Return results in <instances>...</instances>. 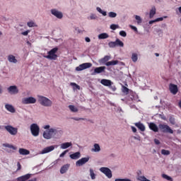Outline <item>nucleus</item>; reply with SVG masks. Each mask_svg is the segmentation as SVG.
Wrapping results in <instances>:
<instances>
[{"label": "nucleus", "instance_id": "nucleus-1", "mask_svg": "<svg viewBox=\"0 0 181 181\" xmlns=\"http://www.w3.org/2000/svg\"><path fill=\"white\" fill-rule=\"evenodd\" d=\"M38 101L43 107H52V104H53L52 100L44 96H39Z\"/></svg>", "mask_w": 181, "mask_h": 181}, {"label": "nucleus", "instance_id": "nucleus-2", "mask_svg": "<svg viewBox=\"0 0 181 181\" xmlns=\"http://www.w3.org/2000/svg\"><path fill=\"white\" fill-rule=\"evenodd\" d=\"M57 50L59 48L54 47L49 52H48V55L45 56V59H49V60H56L57 59Z\"/></svg>", "mask_w": 181, "mask_h": 181}, {"label": "nucleus", "instance_id": "nucleus-3", "mask_svg": "<svg viewBox=\"0 0 181 181\" xmlns=\"http://www.w3.org/2000/svg\"><path fill=\"white\" fill-rule=\"evenodd\" d=\"M53 134H54V135H56V134H57V130L56 129L51 128L49 130L44 132L43 137L45 139H51Z\"/></svg>", "mask_w": 181, "mask_h": 181}, {"label": "nucleus", "instance_id": "nucleus-4", "mask_svg": "<svg viewBox=\"0 0 181 181\" xmlns=\"http://www.w3.org/2000/svg\"><path fill=\"white\" fill-rule=\"evenodd\" d=\"M31 134L33 136H39V132H40V128L36 124H32L30 125Z\"/></svg>", "mask_w": 181, "mask_h": 181}, {"label": "nucleus", "instance_id": "nucleus-5", "mask_svg": "<svg viewBox=\"0 0 181 181\" xmlns=\"http://www.w3.org/2000/svg\"><path fill=\"white\" fill-rule=\"evenodd\" d=\"M158 127L164 134H173V130L168 124H160L158 125Z\"/></svg>", "mask_w": 181, "mask_h": 181}, {"label": "nucleus", "instance_id": "nucleus-6", "mask_svg": "<svg viewBox=\"0 0 181 181\" xmlns=\"http://www.w3.org/2000/svg\"><path fill=\"white\" fill-rule=\"evenodd\" d=\"M30 177H32V174H26L23 176L18 177L17 178V180L18 181H37V178L34 177L30 179Z\"/></svg>", "mask_w": 181, "mask_h": 181}, {"label": "nucleus", "instance_id": "nucleus-7", "mask_svg": "<svg viewBox=\"0 0 181 181\" xmlns=\"http://www.w3.org/2000/svg\"><path fill=\"white\" fill-rule=\"evenodd\" d=\"M93 66V64L90 62H86L80 64L78 66L76 67V71H83V70H86V69H90Z\"/></svg>", "mask_w": 181, "mask_h": 181}, {"label": "nucleus", "instance_id": "nucleus-8", "mask_svg": "<svg viewBox=\"0 0 181 181\" xmlns=\"http://www.w3.org/2000/svg\"><path fill=\"white\" fill-rule=\"evenodd\" d=\"M6 131L10 134V135H16L18 134V128L13 127L11 125H7L4 127Z\"/></svg>", "mask_w": 181, "mask_h": 181}, {"label": "nucleus", "instance_id": "nucleus-9", "mask_svg": "<svg viewBox=\"0 0 181 181\" xmlns=\"http://www.w3.org/2000/svg\"><path fill=\"white\" fill-rule=\"evenodd\" d=\"M100 170L102 172V173H104V175H105L108 179H111V177H112V172L110 168L107 167H102L100 168Z\"/></svg>", "mask_w": 181, "mask_h": 181}, {"label": "nucleus", "instance_id": "nucleus-10", "mask_svg": "<svg viewBox=\"0 0 181 181\" xmlns=\"http://www.w3.org/2000/svg\"><path fill=\"white\" fill-rule=\"evenodd\" d=\"M36 98L33 97L24 98L22 99V104L28 105V104H35Z\"/></svg>", "mask_w": 181, "mask_h": 181}, {"label": "nucleus", "instance_id": "nucleus-11", "mask_svg": "<svg viewBox=\"0 0 181 181\" xmlns=\"http://www.w3.org/2000/svg\"><path fill=\"white\" fill-rule=\"evenodd\" d=\"M90 160V157H85L79 159L78 161L76 162V166H83V165H86L87 162Z\"/></svg>", "mask_w": 181, "mask_h": 181}, {"label": "nucleus", "instance_id": "nucleus-12", "mask_svg": "<svg viewBox=\"0 0 181 181\" xmlns=\"http://www.w3.org/2000/svg\"><path fill=\"white\" fill-rule=\"evenodd\" d=\"M169 90L172 94L174 95H176L177 94V92L179 91V88H177V85L170 83L169 85Z\"/></svg>", "mask_w": 181, "mask_h": 181}, {"label": "nucleus", "instance_id": "nucleus-13", "mask_svg": "<svg viewBox=\"0 0 181 181\" xmlns=\"http://www.w3.org/2000/svg\"><path fill=\"white\" fill-rule=\"evenodd\" d=\"M51 13L52 15H54V16L57 18L58 19H62L63 18V13H62L61 11H59L56 9H52Z\"/></svg>", "mask_w": 181, "mask_h": 181}, {"label": "nucleus", "instance_id": "nucleus-14", "mask_svg": "<svg viewBox=\"0 0 181 181\" xmlns=\"http://www.w3.org/2000/svg\"><path fill=\"white\" fill-rule=\"evenodd\" d=\"M8 91L10 94H18L19 93V90L16 86H11L8 88Z\"/></svg>", "mask_w": 181, "mask_h": 181}, {"label": "nucleus", "instance_id": "nucleus-15", "mask_svg": "<svg viewBox=\"0 0 181 181\" xmlns=\"http://www.w3.org/2000/svg\"><path fill=\"white\" fill-rule=\"evenodd\" d=\"M105 71V66L96 67L94 69L93 74H100V73H104Z\"/></svg>", "mask_w": 181, "mask_h": 181}, {"label": "nucleus", "instance_id": "nucleus-16", "mask_svg": "<svg viewBox=\"0 0 181 181\" xmlns=\"http://www.w3.org/2000/svg\"><path fill=\"white\" fill-rule=\"evenodd\" d=\"M148 127L151 129V131H153V132H159V128H158V126L156 125V124L153 122L149 123Z\"/></svg>", "mask_w": 181, "mask_h": 181}, {"label": "nucleus", "instance_id": "nucleus-17", "mask_svg": "<svg viewBox=\"0 0 181 181\" xmlns=\"http://www.w3.org/2000/svg\"><path fill=\"white\" fill-rule=\"evenodd\" d=\"M100 83L103 84V86H105V87H109V86H112V81L108 79H102L100 81Z\"/></svg>", "mask_w": 181, "mask_h": 181}, {"label": "nucleus", "instance_id": "nucleus-18", "mask_svg": "<svg viewBox=\"0 0 181 181\" xmlns=\"http://www.w3.org/2000/svg\"><path fill=\"white\" fill-rule=\"evenodd\" d=\"M135 127L138 128L141 132H144L145 131V125L142 124L141 122L134 123Z\"/></svg>", "mask_w": 181, "mask_h": 181}, {"label": "nucleus", "instance_id": "nucleus-19", "mask_svg": "<svg viewBox=\"0 0 181 181\" xmlns=\"http://www.w3.org/2000/svg\"><path fill=\"white\" fill-rule=\"evenodd\" d=\"M69 168H70V164L64 165L60 169V173L64 175V173L69 170Z\"/></svg>", "mask_w": 181, "mask_h": 181}, {"label": "nucleus", "instance_id": "nucleus-20", "mask_svg": "<svg viewBox=\"0 0 181 181\" xmlns=\"http://www.w3.org/2000/svg\"><path fill=\"white\" fill-rule=\"evenodd\" d=\"M5 108L9 112H12V113L16 112V110H15V107H13V106H12V105L6 104L5 105Z\"/></svg>", "mask_w": 181, "mask_h": 181}, {"label": "nucleus", "instance_id": "nucleus-21", "mask_svg": "<svg viewBox=\"0 0 181 181\" xmlns=\"http://www.w3.org/2000/svg\"><path fill=\"white\" fill-rule=\"evenodd\" d=\"M52 151H54V147L53 146H50L48 147L45 148L41 153L45 154V153H49V152H52Z\"/></svg>", "mask_w": 181, "mask_h": 181}, {"label": "nucleus", "instance_id": "nucleus-22", "mask_svg": "<svg viewBox=\"0 0 181 181\" xmlns=\"http://www.w3.org/2000/svg\"><path fill=\"white\" fill-rule=\"evenodd\" d=\"M8 62L10 63H14L16 64L18 63V59H16V58L15 57V56H13V54H10L7 57Z\"/></svg>", "mask_w": 181, "mask_h": 181}, {"label": "nucleus", "instance_id": "nucleus-23", "mask_svg": "<svg viewBox=\"0 0 181 181\" xmlns=\"http://www.w3.org/2000/svg\"><path fill=\"white\" fill-rule=\"evenodd\" d=\"M69 156L71 159L76 160L78 159L80 156H81V154L80 153V152H76L74 153L71 154Z\"/></svg>", "mask_w": 181, "mask_h": 181}, {"label": "nucleus", "instance_id": "nucleus-24", "mask_svg": "<svg viewBox=\"0 0 181 181\" xmlns=\"http://www.w3.org/2000/svg\"><path fill=\"white\" fill-rule=\"evenodd\" d=\"M73 144L71 142H66L61 144V149H67V148H70L72 146Z\"/></svg>", "mask_w": 181, "mask_h": 181}, {"label": "nucleus", "instance_id": "nucleus-25", "mask_svg": "<svg viewBox=\"0 0 181 181\" xmlns=\"http://www.w3.org/2000/svg\"><path fill=\"white\" fill-rule=\"evenodd\" d=\"M119 61L118 60H112V61H110L105 63V66H107V67L110 66H117V64H118Z\"/></svg>", "mask_w": 181, "mask_h": 181}, {"label": "nucleus", "instance_id": "nucleus-26", "mask_svg": "<svg viewBox=\"0 0 181 181\" xmlns=\"http://www.w3.org/2000/svg\"><path fill=\"white\" fill-rule=\"evenodd\" d=\"M18 152L20 155H29L30 153V151L25 148H19Z\"/></svg>", "mask_w": 181, "mask_h": 181}, {"label": "nucleus", "instance_id": "nucleus-27", "mask_svg": "<svg viewBox=\"0 0 181 181\" xmlns=\"http://www.w3.org/2000/svg\"><path fill=\"white\" fill-rule=\"evenodd\" d=\"M111 59V57L106 55L103 58L100 59V62L103 64H105V63H108V60Z\"/></svg>", "mask_w": 181, "mask_h": 181}, {"label": "nucleus", "instance_id": "nucleus-28", "mask_svg": "<svg viewBox=\"0 0 181 181\" xmlns=\"http://www.w3.org/2000/svg\"><path fill=\"white\" fill-rule=\"evenodd\" d=\"M156 13V8L152 7L149 13L150 18L152 19V18L155 16Z\"/></svg>", "mask_w": 181, "mask_h": 181}, {"label": "nucleus", "instance_id": "nucleus-29", "mask_svg": "<svg viewBox=\"0 0 181 181\" xmlns=\"http://www.w3.org/2000/svg\"><path fill=\"white\" fill-rule=\"evenodd\" d=\"M101 151V148L100 147V144H95L94 148H92V152H100Z\"/></svg>", "mask_w": 181, "mask_h": 181}, {"label": "nucleus", "instance_id": "nucleus-30", "mask_svg": "<svg viewBox=\"0 0 181 181\" xmlns=\"http://www.w3.org/2000/svg\"><path fill=\"white\" fill-rule=\"evenodd\" d=\"M3 146H4L5 148H9L10 149H13V151H16L17 149L16 146L9 144H3Z\"/></svg>", "mask_w": 181, "mask_h": 181}, {"label": "nucleus", "instance_id": "nucleus-31", "mask_svg": "<svg viewBox=\"0 0 181 181\" xmlns=\"http://www.w3.org/2000/svg\"><path fill=\"white\" fill-rule=\"evenodd\" d=\"M110 35H108L106 33H101L98 35V39H108Z\"/></svg>", "mask_w": 181, "mask_h": 181}, {"label": "nucleus", "instance_id": "nucleus-32", "mask_svg": "<svg viewBox=\"0 0 181 181\" xmlns=\"http://www.w3.org/2000/svg\"><path fill=\"white\" fill-rule=\"evenodd\" d=\"M132 62H134V63H136V62H138V54L132 53Z\"/></svg>", "mask_w": 181, "mask_h": 181}, {"label": "nucleus", "instance_id": "nucleus-33", "mask_svg": "<svg viewBox=\"0 0 181 181\" xmlns=\"http://www.w3.org/2000/svg\"><path fill=\"white\" fill-rule=\"evenodd\" d=\"M69 110L72 112H77L78 111V109L77 107H76V106L73 105H70L69 106Z\"/></svg>", "mask_w": 181, "mask_h": 181}, {"label": "nucleus", "instance_id": "nucleus-34", "mask_svg": "<svg viewBox=\"0 0 181 181\" xmlns=\"http://www.w3.org/2000/svg\"><path fill=\"white\" fill-rule=\"evenodd\" d=\"M116 46H119V47H124V42L121 41L119 39H117L115 40Z\"/></svg>", "mask_w": 181, "mask_h": 181}, {"label": "nucleus", "instance_id": "nucleus-35", "mask_svg": "<svg viewBox=\"0 0 181 181\" xmlns=\"http://www.w3.org/2000/svg\"><path fill=\"white\" fill-rule=\"evenodd\" d=\"M70 86L73 87L74 90H80V86L77 85L76 83L71 82Z\"/></svg>", "mask_w": 181, "mask_h": 181}, {"label": "nucleus", "instance_id": "nucleus-36", "mask_svg": "<svg viewBox=\"0 0 181 181\" xmlns=\"http://www.w3.org/2000/svg\"><path fill=\"white\" fill-rule=\"evenodd\" d=\"M90 176L92 180H94V179H95V173H94V170H93L92 168L90 169Z\"/></svg>", "mask_w": 181, "mask_h": 181}, {"label": "nucleus", "instance_id": "nucleus-37", "mask_svg": "<svg viewBox=\"0 0 181 181\" xmlns=\"http://www.w3.org/2000/svg\"><path fill=\"white\" fill-rule=\"evenodd\" d=\"M162 177H163V179H166V180L173 181V178H172L171 177L168 176L166 174H163Z\"/></svg>", "mask_w": 181, "mask_h": 181}, {"label": "nucleus", "instance_id": "nucleus-38", "mask_svg": "<svg viewBox=\"0 0 181 181\" xmlns=\"http://www.w3.org/2000/svg\"><path fill=\"white\" fill-rule=\"evenodd\" d=\"M122 93L126 95L129 94V89L127 86H122Z\"/></svg>", "mask_w": 181, "mask_h": 181}, {"label": "nucleus", "instance_id": "nucleus-39", "mask_svg": "<svg viewBox=\"0 0 181 181\" xmlns=\"http://www.w3.org/2000/svg\"><path fill=\"white\" fill-rule=\"evenodd\" d=\"M137 180H139L140 177H145V176H142V171L141 170H139L137 172Z\"/></svg>", "mask_w": 181, "mask_h": 181}, {"label": "nucleus", "instance_id": "nucleus-40", "mask_svg": "<svg viewBox=\"0 0 181 181\" xmlns=\"http://www.w3.org/2000/svg\"><path fill=\"white\" fill-rule=\"evenodd\" d=\"M161 153H162V155L168 156V155H170V151H169V150L162 149Z\"/></svg>", "mask_w": 181, "mask_h": 181}, {"label": "nucleus", "instance_id": "nucleus-41", "mask_svg": "<svg viewBox=\"0 0 181 181\" xmlns=\"http://www.w3.org/2000/svg\"><path fill=\"white\" fill-rule=\"evenodd\" d=\"M28 27V28H35V26H36V25L35 24V23L33 21H30L27 23Z\"/></svg>", "mask_w": 181, "mask_h": 181}, {"label": "nucleus", "instance_id": "nucleus-42", "mask_svg": "<svg viewBox=\"0 0 181 181\" xmlns=\"http://www.w3.org/2000/svg\"><path fill=\"white\" fill-rule=\"evenodd\" d=\"M118 28H119V25H118L112 24L110 25V29H112V30H115L116 29H118Z\"/></svg>", "mask_w": 181, "mask_h": 181}, {"label": "nucleus", "instance_id": "nucleus-43", "mask_svg": "<svg viewBox=\"0 0 181 181\" xmlns=\"http://www.w3.org/2000/svg\"><path fill=\"white\" fill-rule=\"evenodd\" d=\"M135 19L137 21V23H142V19L141 18V16H135Z\"/></svg>", "mask_w": 181, "mask_h": 181}, {"label": "nucleus", "instance_id": "nucleus-44", "mask_svg": "<svg viewBox=\"0 0 181 181\" xmlns=\"http://www.w3.org/2000/svg\"><path fill=\"white\" fill-rule=\"evenodd\" d=\"M109 18H117V14L116 13H114L112 11L108 13Z\"/></svg>", "mask_w": 181, "mask_h": 181}, {"label": "nucleus", "instance_id": "nucleus-45", "mask_svg": "<svg viewBox=\"0 0 181 181\" xmlns=\"http://www.w3.org/2000/svg\"><path fill=\"white\" fill-rule=\"evenodd\" d=\"M169 121H170V124H172V125H175V124H176V120L175 119V117H170L169 118Z\"/></svg>", "mask_w": 181, "mask_h": 181}, {"label": "nucleus", "instance_id": "nucleus-46", "mask_svg": "<svg viewBox=\"0 0 181 181\" xmlns=\"http://www.w3.org/2000/svg\"><path fill=\"white\" fill-rule=\"evenodd\" d=\"M108 46H109V47H115L117 46V44H116L115 41V42H110L108 43Z\"/></svg>", "mask_w": 181, "mask_h": 181}, {"label": "nucleus", "instance_id": "nucleus-47", "mask_svg": "<svg viewBox=\"0 0 181 181\" xmlns=\"http://www.w3.org/2000/svg\"><path fill=\"white\" fill-rule=\"evenodd\" d=\"M119 35L120 36H122V37H127V33L124 30H121Z\"/></svg>", "mask_w": 181, "mask_h": 181}, {"label": "nucleus", "instance_id": "nucleus-48", "mask_svg": "<svg viewBox=\"0 0 181 181\" xmlns=\"http://www.w3.org/2000/svg\"><path fill=\"white\" fill-rule=\"evenodd\" d=\"M109 88L112 90V91H117V87H115V86L110 85L109 86Z\"/></svg>", "mask_w": 181, "mask_h": 181}, {"label": "nucleus", "instance_id": "nucleus-49", "mask_svg": "<svg viewBox=\"0 0 181 181\" xmlns=\"http://www.w3.org/2000/svg\"><path fill=\"white\" fill-rule=\"evenodd\" d=\"M115 181H132L130 179L126 178V179H115Z\"/></svg>", "mask_w": 181, "mask_h": 181}, {"label": "nucleus", "instance_id": "nucleus-50", "mask_svg": "<svg viewBox=\"0 0 181 181\" xmlns=\"http://www.w3.org/2000/svg\"><path fill=\"white\" fill-rule=\"evenodd\" d=\"M67 152H69V150L64 151L63 153H62L60 154L59 157H60V158L64 157V155H66V153Z\"/></svg>", "mask_w": 181, "mask_h": 181}, {"label": "nucleus", "instance_id": "nucleus-51", "mask_svg": "<svg viewBox=\"0 0 181 181\" xmlns=\"http://www.w3.org/2000/svg\"><path fill=\"white\" fill-rule=\"evenodd\" d=\"M17 167H18L17 172L18 170H21V169H22V165H21V163H19V162L17 163Z\"/></svg>", "mask_w": 181, "mask_h": 181}, {"label": "nucleus", "instance_id": "nucleus-52", "mask_svg": "<svg viewBox=\"0 0 181 181\" xmlns=\"http://www.w3.org/2000/svg\"><path fill=\"white\" fill-rule=\"evenodd\" d=\"M29 32H30V30H26V31H24V32L21 33V34L23 36H28V35H29Z\"/></svg>", "mask_w": 181, "mask_h": 181}, {"label": "nucleus", "instance_id": "nucleus-53", "mask_svg": "<svg viewBox=\"0 0 181 181\" xmlns=\"http://www.w3.org/2000/svg\"><path fill=\"white\" fill-rule=\"evenodd\" d=\"M130 28H131V29L134 30V32H138V28H136V27H135L134 25H130Z\"/></svg>", "mask_w": 181, "mask_h": 181}, {"label": "nucleus", "instance_id": "nucleus-54", "mask_svg": "<svg viewBox=\"0 0 181 181\" xmlns=\"http://www.w3.org/2000/svg\"><path fill=\"white\" fill-rule=\"evenodd\" d=\"M154 143L156 144V145H160V141L159 140H158V139H154Z\"/></svg>", "mask_w": 181, "mask_h": 181}, {"label": "nucleus", "instance_id": "nucleus-55", "mask_svg": "<svg viewBox=\"0 0 181 181\" xmlns=\"http://www.w3.org/2000/svg\"><path fill=\"white\" fill-rule=\"evenodd\" d=\"M162 21H163V18H162V17L155 19L156 22H160Z\"/></svg>", "mask_w": 181, "mask_h": 181}, {"label": "nucleus", "instance_id": "nucleus-56", "mask_svg": "<svg viewBox=\"0 0 181 181\" xmlns=\"http://www.w3.org/2000/svg\"><path fill=\"white\" fill-rule=\"evenodd\" d=\"M85 40H86V42H87V43H90V42H91V40H90V37H86L85 38Z\"/></svg>", "mask_w": 181, "mask_h": 181}, {"label": "nucleus", "instance_id": "nucleus-57", "mask_svg": "<svg viewBox=\"0 0 181 181\" xmlns=\"http://www.w3.org/2000/svg\"><path fill=\"white\" fill-rule=\"evenodd\" d=\"M131 128H132V130L133 132H134V133L136 132V128L135 127L132 126Z\"/></svg>", "mask_w": 181, "mask_h": 181}, {"label": "nucleus", "instance_id": "nucleus-58", "mask_svg": "<svg viewBox=\"0 0 181 181\" xmlns=\"http://www.w3.org/2000/svg\"><path fill=\"white\" fill-rule=\"evenodd\" d=\"M97 11H98V12H99V13H103V10L101 9V8H100V7H97Z\"/></svg>", "mask_w": 181, "mask_h": 181}, {"label": "nucleus", "instance_id": "nucleus-59", "mask_svg": "<svg viewBox=\"0 0 181 181\" xmlns=\"http://www.w3.org/2000/svg\"><path fill=\"white\" fill-rule=\"evenodd\" d=\"M103 16H107V12L102 11V13H100Z\"/></svg>", "mask_w": 181, "mask_h": 181}, {"label": "nucleus", "instance_id": "nucleus-60", "mask_svg": "<svg viewBox=\"0 0 181 181\" xmlns=\"http://www.w3.org/2000/svg\"><path fill=\"white\" fill-rule=\"evenodd\" d=\"M49 128H50V125H45L44 127V129H49Z\"/></svg>", "mask_w": 181, "mask_h": 181}, {"label": "nucleus", "instance_id": "nucleus-61", "mask_svg": "<svg viewBox=\"0 0 181 181\" xmlns=\"http://www.w3.org/2000/svg\"><path fill=\"white\" fill-rule=\"evenodd\" d=\"M155 22H156V21H155V20L150 21H149V24H150V25H152V23H155Z\"/></svg>", "mask_w": 181, "mask_h": 181}, {"label": "nucleus", "instance_id": "nucleus-62", "mask_svg": "<svg viewBox=\"0 0 181 181\" xmlns=\"http://www.w3.org/2000/svg\"><path fill=\"white\" fill-rule=\"evenodd\" d=\"M75 121H80V119H84L83 118H74Z\"/></svg>", "mask_w": 181, "mask_h": 181}, {"label": "nucleus", "instance_id": "nucleus-63", "mask_svg": "<svg viewBox=\"0 0 181 181\" xmlns=\"http://www.w3.org/2000/svg\"><path fill=\"white\" fill-rule=\"evenodd\" d=\"M90 19H95V16L94 15H92L90 16Z\"/></svg>", "mask_w": 181, "mask_h": 181}, {"label": "nucleus", "instance_id": "nucleus-64", "mask_svg": "<svg viewBox=\"0 0 181 181\" xmlns=\"http://www.w3.org/2000/svg\"><path fill=\"white\" fill-rule=\"evenodd\" d=\"M178 11H179L180 13H181V6L178 8Z\"/></svg>", "mask_w": 181, "mask_h": 181}]
</instances>
